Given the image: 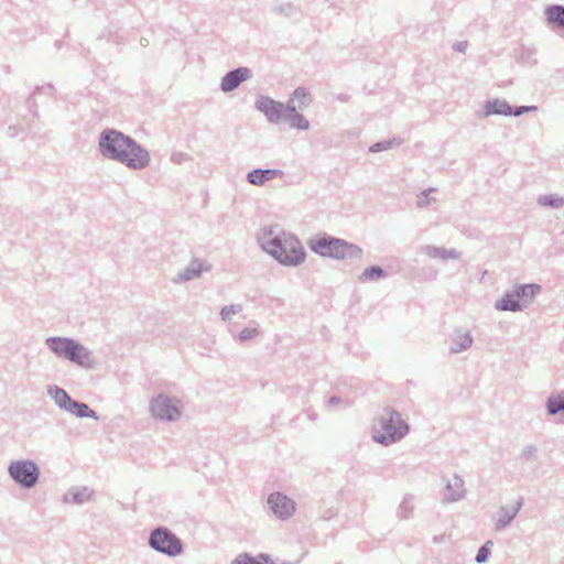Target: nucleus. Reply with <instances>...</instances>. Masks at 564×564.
I'll list each match as a JSON object with an SVG mask.
<instances>
[{"instance_id":"obj_28","label":"nucleus","mask_w":564,"mask_h":564,"mask_svg":"<svg viewBox=\"0 0 564 564\" xmlns=\"http://www.w3.org/2000/svg\"><path fill=\"white\" fill-rule=\"evenodd\" d=\"M403 142V140L399 137H394L392 139H387V140H381V141H378L376 143H373L372 145H370L369 148V152L371 153H379V152H382V151H387L389 149H392L394 147H399L401 145Z\"/></svg>"},{"instance_id":"obj_26","label":"nucleus","mask_w":564,"mask_h":564,"mask_svg":"<svg viewBox=\"0 0 564 564\" xmlns=\"http://www.w3.org/2000/svg\"><path fill=\"white\" fill-rule=\"evenodd\" d=\"M387 276L388 272L383 268L379 265H370L361 272L358 279L360 282H371L386 279Z\"/></svg>"},{"instance_id":"obj_32","label":"nucleus","mask_w":564,"mask_h":564,"mask_svg":"<svg viewBox=\"0 0 564 564\" xmlns=\"http://www.w3.org/2000/svg\"><path fill=\"white\" fill-rule=\"evenodd\" d=\"M538 456V447L535 445H525L522 452L517 456L519 462L535 460Z\"/></svg>"},{"instance_id":"obj_12","label":"nucleus","mask_w":564,"mask_h":564,"mask_svg":"<svg viewBox=\"0 0 564 564\" xmlns=\"http://www.w3.org/2000/svg\"><path fill=\"white\" fill-rule=\"evenodd\" d=\"M510 104L500 98L488 99L484 102L481 109L476 110L475 116L478 119H485L490 116H507L509 117Z\"/></svg>"},{"instance_id":"obj_24","label":"nucleus","mask_w":564,"mask_h":564,"mask_svg":"<svg viewBox=\"0 0 564 564\" xmlns=\"http://www.w3.org/2000/svg\"><path fill=\"white\" fill-rule=\"evenodd\" d=\"M79 419H94L99 420V416L95 410H91L85 402L73 399L68 410L66 411Z\"/></svg>"},{"instance_id":"obj_47","label":"nucleus","mask_w":564,"mask_h":564,"mask_svg":"<svg viewBox=\"0 0 564 564\" xmlns=\"http://www.w3.org/2000/svg\"><path fill=\"white\" fill-rule=\"evenodd\" d=\"M435 189L433 187H430L427 189H424L422 191L421 195L424 196V198H427V195L431 193V192H434Z\"/></svg>"},{"instance_id":"obj_21","label":"nucleus","mask_w":564,"mask_h":564,"mask_svg":"<svg viewBox=\"0 0 564 564\" xmlns=\"http://www.w3.org/2000/svg\"><path fill=\"white\" fill-rule=\"evenodd\" d=\"M516 296L527 307L528 303L534 299L541 291V286L535 283L517 284L513 289Z\"/></svg>"},{"instance_id":"obj_15","label":"nucleus","mask_w":564,"mask_h":564,"mask_svg":"<svg viewBox=\"0 0 564 564\" xmlns=\"http://www.w3.org/2000/svg\"><path fill=\"white\" fill-rule=\"evenodd\" d=\"M284 172L279 169H261L256 167L249 171L246 175V180L253 186H263L267 182L272 181L276 177H282Z\"/></svg>"},{"instance_id":"obj_42","label":"nucleus","mask_w":564,"mask_h":564,"mask_svg":"<svg viewBox=\"0 0 564 564\" xmlns=\"http://www.w3.org/2000/svg\"><path fill=\"white\" fill-rule=\"evenodd\" d=\"M468 43L467 41H458L453 44V50L455 52L465 53L467 50Z\"/></svg>"},{"instance_id":"obj_40","label":"nucleus","mask_w":564,"mask_h":564,"mask_svg":"<svg viewBox=\"0 0 564 564\" xmlns=\"http://www.w3.org/2000/svg\"><path fill=\"white\" fill-rule=\"evenodd\" d=\"M35 94L33 93L31 96L28 97L26 99V106L29 108V111L34 116V117H39V112H37V104H36V100H35Z\"/></svg>"},{"instance_id":"obj_25","label":"nucleus","mask_w":564,"mask_h":564,"mask_svg":"<svg viewBox=\"0 0 564 564\" xmlns=\"http://www.w3.org/2000/svg\"><path fill=\"white\" fill-rule=\"evenodd\" d=\"M91 494L93 491H90L87 487L72 488L67 494L64 495L63 500L66 503L73 502L82 505L90 499Z\"/></svg>"},{"instance_id":"obj_7","label":"nucleus","mask_w":564,"mask_h":564,"mask_svg":"<svg viewBox=\"0 0 564 564\" xmlns=\"http://www.w3.org/2000/svg\"><path fill=\"white\" fill-rule=\"evenodd\" d=\"M150 412L156 420L164 422L177 421L182 415V403L177 398L159 393L150 401Z\"/></svg>"},{"instance_id":"obj_20","label":"nucleus","mask_w":564,"mask_h":564,"mask_svg":"<svg viewBox=\"0 0 564 564\" xmlns=\"http://www.w3.org/2000/svg\"><path fill=\"white\" fill-rule=\"evenodd\" d=\"M474 338L470 332L456 329L452 336V346L449 347L451 354H459L471 347Z\"/></svg>"},{"instance_id":"obj_34","label":"nucleus","mask_w":564,"mask_h":564,"mask_svg":"<svg viewBox=\"0 0 564 564\" xmlns=\"http://www.w3.org/2000/svg\"><path fill=\"white\" fill-rule=\"evenodd\" d=\"M423 252L432 259H442L445 260V248L436 247L433 245H426L423 247Z\"/></svg>"},{"instance_id":"obj_30","label":"nucleus","mask_w":564,"mask_h":564,"mask_svg":"<svg viewBox=\"0 0 564 564\" xmlns=\"http://www.w3.org/2000/svg\"><path fill=\"white\" fill-rule=\"evenodd\" d=\"M413 500L414 497L412 495H405L398 507L397 516L400 519H409L413 512Z\"/></svg>"},{"instance_id":"obj_2","label":"nucleus","mask_w":564,"mask_h":564,"mask_svg":"<svg viewBox=\"0 0 564 564\" xmlns=\"http://www.w3.org/2000/svg\"><path fill=\"white\" fill-rule=\"evenodd\" d=\"M257 240L263 251L284 267H297L306 259V251L297 236L278 224L260 229Z\"/></svg>"},{"instance_id":"obj_48","label":"nucleus","mask_w":564,"mask_h":564,"mask_svg":"<svg viewBox=\"0 0 564 564\" xmlns=\"http://www.w3.org/2000/svg\"><path fill=\"white\" fill-rule=\"evenodd\" d=\"M427 204H429V200H427V199H420V200L417 202V206H419V207H424V206H426Z\"/></svg>"},{"instance_id":"obj_29","label":"nucleus","mask_w":564,"mask_h":564,"mask_svg":"<svg viewBox=\"0 0 564 564\" xmlns=\"http://www.w3.org/2000/svg\"><path fill=\"white\" fill-rule=\"evenodd\" d=\"M538 204L543 207L560 208L564 206V197L557 194L540 195L538 198Z\"/></svg>"},{"instance_id":"obj_50","label":"nucleus","mask_w":564,"mask_h":564,"mask_svg":"<svg viewBox=\"0 0 564 564\" xmlns=\"http://www.w3.org/2000/svg\"><path fill=\"white\" fill-rule=\"evenodd\" d=\"M230 564H240V561L236 557Z\"/></svg>"},{"instance_id":"obj_13","label":"nucleus","mask_w":564,"mask_h":564,"mask_svg":"<svg viewBox=\"0 0 564 564\" xmlns=\"http://www.w3.org/2000/svg\"><path fill=\"white\" fill-rule=\"evenodd\" d=\"M544 21L547 28L555 32H564V4H549L544 8Z\"/></svg>"},{"instance_id":"obj_35","label":"nucleus","mask_w":564,"mask_h":564,"mask_svg":"<svg viewBox=\"0 0 564 564\" xmlns=\"http://www.w3.org/2000/svg\"><path fill=\"white\" fill-rule=\"evenodd\" d=\"M241 311H242L241 304L226 305L220 310V317L224 322H228L231 319L232 315L240 313Z\"/></svg>"},{"instance_id":"obj_51","label":"nucleus","mask_w":564,"mask_h":564,"mask_svg":"<svg viewBox=\"0 0 564 564\" xmlns=\"http://www.w3.org/2000/svg\"><path fill=\"white\" fill-rule=\"evenodd\" d=\"M55 45H56L57 47H61V42H59V41H56V42H55Z\"/></svg>"},{"instance_id":"obj_45","label":"nucleus","mask_w":564,"mask_h":564,"mask_svg":"<svg viewBox=\"0 0 564 564\" xmlns=\"http://www.w3.org/2000/svg\"><path fill=\"white\" fill-rule=\"evenodd\" d=\"M459 257H460V253L456 249H454V248L446 249L445 248V260L458 259Z\"/></svg>"},{"instance_id":"obj_16","label":"nucleus","mask_w":564,"mask_h":564,"mask_svg":"<svg viewBox=\"0 0 564 564\" xmlns=\"http://www.w3.org/2000/svg\"><path fill=\"white\" fill-rule=\"evenodd\" d=\"M210 264L200 259L194 258L189 264L183 271H181L176 278L173 279V282L183 283L197 279L204 271H210Z\"/></svg>"},{"instance_id":"obj_3","label":"nucleus","mask_w":564,"mask_h":564,"mask_svg":"<svg viewBox=\"0 0 564 564\" xmlns=\"http://www.w3.org/2000/svg\"><path fill=\"white\" fill-rule=\"evenodd\" d=\"M310 250L322 257L335 260L359 259L362 256V249L345 239L321 232L308 239Z\"/></svg>"},{"instance_id":"obj_49","label":"nucleus","mask_w":564,"mask_h":564,"mask_svg":"<svg viewBox=\"0 0 564 564\" xmlns=\"http://www.w3.org/2000/svg\"><path fill=\"white\" fill-rule=\"evenodd\" d=\"M338 99H339L340 101L346 102V101H348L349 97H348L347 95H345V94H340V95L338 96Z\"/></svg>"},{"instance_id":"obj_46","label":"nucleus","mask_w":564,"mask_h":564,"mask_svg":"<svg viewBox=\"0 0 564 564\" xmlns=\"http://www.w3.org/2000/svg\"><path fill=\"white\" fill-rule=\"evenodd\" d=\"M534 53L535 52L533 50L523 47L521 50L520 58L523 61H529L534 55Z\"/></svg>"},{"instance_id":"obj_27","label":"nucleus","mask_w":564,"mask_h":564,"mask_svg":"<svg viewBox=\"0 0 564 564\" xmlns=\"http://www.w3.org/2000/svg\"><path fill=\"white\" fill-rule=\"evenodd\" d=\"M549 415H556L564 411V392L551 394L545 403Z\"/></svg>"},{"instance_id":"obj_22","label":"nucleus","mask_w":564,"mask_h":564,"mask_svg":"<svg viewBox=\"0 0 564 564\" xmlns=\"http://www.w3.org/2000/svg\"><path fill=\"white\" fill-rule=\"evenodd\" d=\"M47 394L54 400L55 404L63 411H67L73 398L66 390L58 386H48Z\"/></svg>"},{"instance_id":"obj_10","label":"nucleus","mask_w":564,"mask_h":564,"mask_svg":"<svg viewBox=\"0 0 564 564\" xmlns=\"http://www.w3.org/2000/svg\"><path fill=\"white\" fill-rule=\"evenodd\" d=\"M268 505L273 514L281 520L291 518L295 512V502L280 491L269 495Z\"/></svg>"},{"instance_id":"obj_11","label":"nucleus","mask_w":564,"mask_h":564,"mask_svg":"<svg viewBox=\"0 0 564 564\" xmlns=\"http://www.w3.org/2000/svg\"><path fill=\"white\" fill-rule=\"evenodd\" d=\"M252 77L251 68L247 66L236 67L229 72H227L221 80L219 88L223 93H231L237 89L241 83L250 79Z\"/></svg>"},{"instance_id":"obj_31","label":"nucleus","mask_w":564,"mask_h":564,"mask_svg":"<svg viewBox=\"0 0 564 564\" xmlns=\"http://www.w3.org/2000/svg\"><path fill=\"white\" fill-rule=\"evenodd\" d=\"M492 545L494 542L491 540H488L479 547L475 556V562L477 564H482L488 561L489 556L491 555Z\"/></svg>"},{"instance_id":"obj_23","label":"nucleus","mask_w":564,"mask_h":564,"mask_svg":"<svg viewBox=\"0 0 564 564\" xmlns=\"http://www.w3.org/2000/svg\"><path fill=\"white\" fill-rule=\"evenodd\" d=\"M312 102L311 94L305 87H297L291 94L286 105L296 106L299 110L306 109Z\"/></svg>"},{"instance_id":"obj_9","label":"nucleus","mask_w":564,"mask_h":564,"mask_svg":"<svg viewBox=\"0 0 564 564\" xmlns=\"http://www.w3.org/2000/svg\"><path fill=\"white\" fill-rule=\"evenodd\" d=\"M254 108L263 113L268 122L279 124L283 121L288 105L269 96L259 95L254 101Z\"/></svg>"},{"instance_id":"obj_39","label":"nucleus","mask_w":564,"mask_h":564,"mask_svg":"<svg viewBox=\"0 0 564 564\" xmlns=\"http://www.w3.org/2000/svg\"><path fill=\"white\" fill-rule=\"evenodd\" d=\"M237 557L240 564H258V558L247 552L240 553Z\"/></svg>"},{"instance_id":"obj_33","label":"nucleus","mask_w":564,"mask_h":564,"mask_svg":"<svg viewBox=\"0 0 564 564\" xmlns=\"http://www.w3.org/2000/svg\"><path fill=\"white\" fill-rule=\"evenodd\" d=\"M273 11L286 18H291L299 13V8L292 2H286L275 7Z\"/></svg>"},{"instance_id":"obj_36","label":"nucleus","mask_w":564,"mask_h":564,"mask_svg":"<svg viewBox=\"0 0 564 564\" xmlns=\"http://www.w3.org/2000/svg\"><path fill=\"white\" fill-rule=\"evenodd\" d=\"M538 110V107L536 106H511L510 105V112H509V117H519V116H522L524 113H528V112H533V111H536Z\"/></svg>"},{"instance_id":"obj_5","label":"nucleus","mask_w":564,"mask_h":564,"mask_svg":"<svg viewBox=\"0 0 564 564\" xmlns=\"http://www.w3.org/2000/svg\"><path fill=\"white\" fill-rule=\"evenodd\" d=\"M45 345L58 358L68 360L84 369L94 367L91 351L72 337L51 336L45 339Z\"/></svg>"},{"instance_id":"obj_38","label":"nucleus","mask_w":564,"mask_h":564,"mask_svg":"<svg viewBox=\"0 0 564 564\" xmlns=\"http://www.w3.org/2000/svg\"><path fill=\"white\" fill-rule=\"evenodd\" d=\"M41 93L48 94L50 96H54L55 87L51 83L41 85V86H35L34 94H41Z\"/></svg>"},{"instance_id":"obj_1","label":"nucleus","mask_w":564,"mask_h":564,"mask_svg":"<svg viewBox=\"0 0 564 564\" xmlns=\"http://www.w3.org/2000/svg\"><path fill=\"white\" fill-rule=\"evenodd\" d=\"M98 151L104 159L119 162L130 170H143L151 162L149 151L132 137L107 128L98 138Z\"/></svg>"},{"instance_id":"obj_41","label":"nucleus","mask_w":564,"mask_h":564,"mask_svg":"<svg viewBox=\"0 0 564 564\" xmlns=\"http://www.w3.org/2000/svg\"><path fill=\"white\" fill-rule=\"evenodd\" d=\"M341 404L344 406L348 405L347 402H345L340 397H337V395H333V397L328 398V400H327V405L330 408H337Z\"/></svg>"},{"instance_id":"obj_17","label":"nucleus","mask_w":564,"mask_h":564,"mask_svg":"<svg viewBox=\"0 0 564 564\" xmlns=\"http://www.w3.org/2000/svg\"><path fill=\"white\" fill-rule=\"evenodd\" d=\"M522 505L523 499L519 498L512 508H508L505 506L500 507L495 518V530L502 531L508 525H510V523L513 521V519L517 517L520 509L522 508Z\"/></svg>"},{"instance_id":"obj_6","label":"nucleus","mask_w":564,"mask_h":564,"mask_svg":"<svg viewBox=\"0 0 564 564\" xmlns=\"http://www.w3.org/2000/svg\"><path fill=\"white\" fill-rule=\"evenodd\" d=\"M148 544L152 550L167 557H176L184 551L183 541L171 529L163 525L150 532Z\"/></svg>"},{"instance_id":"obj_14","label":"nucleus","mask_w":564,"mask_h":564,"mask_svg":"<svg viewBox=\"0 0 564 564\" xmlns=\"http://www.w3.org/2000/svg\"><path fill=\"white\" fill-rule=\"evenodd\" d=\"M465 496L466 489L464 479L457 474H454L453 477L446 481L443 502H456L464 499Z\"/></svg>"},{"instance_id":"obj_43","label":"nucleus","mask_w":564,"mask_h":564,"mask_svg":"<svg viewBox=\"0 0 564 564\" xmlns=\"http://www.w3.org/2000/svg\"><path fill=\"white\" fill-rule=\"evenodd\" d=\"M185 159H187V155L183 152H174L171 155V161L176 164H181Z\"/></svg>"},{"instance_id":"obj_18","label":"nucleus","mask_w":564,"mask_h":564,"mask_svg":"<svg viewBox=\"0 0 564 564\" xmlns=\"http://www.w3.org/2000/svg\"><path fill=\"white\" fill-rule=\"evenodd\" d=\"M283 121L286 122L291 129L302 131L310 129V121L299 111L296 106L288 105Z\"/></svg>"},{"instance_id":"obj_4","label":"nucleus","mask_w":564,"mask_h":564,"mask_svg":"<svg viewBox=\"0 0 564 564\" xmlns=\"http://www.w3.org/2000/svg\"><path fill=\"white\" fill-rule=\"evenodd\" d=\"M409 431L410 426L401 413L387 406L378 419V426L375 425L372 429V440L377 444L389 446L405 437Z\"/></svg>"},{"instance_id":"obj_44","label":"nucleus","mask_w":564,"mask_h":564,"mask_svg":"<svg viewBox=\"0 0 564 564\" xmlns=\"http://www.w3.org/2000/svg\"><path fill=\"white\" fill-rule=\"evenodd\" d=\"M258 564H273L271 556L265 553H260L258 556Z\"/></svg>"},{"instance_id":"obj_8","label":"nucleus","mask_w":564,"mask_h":564,"mask_svg":"<svg viewBox=\"0 0 564 564\" xmlns=\"http://www.w3.org/2000/svg\"><path fill=\"white\" fill-rule=\"evenodd\" d=\"M8 473L14 482L24 489L33 488L39 482L41 475L37 464L30 459L11 462Z\"/></svg>"},{"instance_id":"obj_19","label":"nucleus","mask_w":564,"mask_h":564,"mask_svg":"<svg viewBox=\"0 0 564 564\" xmlns=\"http://www.w3.org/2000/svg\"><path fill=\"white\" fill-rule=\"evenodd\" d=\"M495 308L503 312H521L524 304L516 296L513 290H510L496 301Z\"/></svg>"},{"instance_id":"obj_37","label":"nucleus","mask_w":564,"mask_h":564,"mask_svg":"<svg viewBox=\"0 0 564 564\" xmlns=\"http://www.w3.org/2000/svg\"><path fill=\"white\" fill-rule=\"evenodd\" d=\"M259 335V330L254 327H245L238 335L240 341L252 339Z\"/></svg>"}]
</instances>
